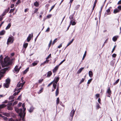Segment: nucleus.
<instances>
[{
    "label": "nucleus",
    "instance_id": "nucleus-19",
    "mask_svg": "<svg viewBox=\"0 0 121 121\" xmlns=\"http://www.w3.org/2000/svg\"><path fill=\"white\" fill-rule=\"evenodd\" d=\"M97 2V0H95V2L94 3V5L93 6V7L92 8V10H93L94 9L96 4V3Z\"/></svg>",
    "mask_w": 121,
    "mask_h": 121
},
{
    "label": "nucleus",
    "instance_id": "nucleus-61",
    "mask_svg": "<svg viewBox=\"0 0 121 121\" xmlns=\"http://www.w3.org/2000/svg\"><path fill=\"white\" fill-rule=\"evenodd\" d=\"M106 11L108 13H109L110 11V10L109 9H108L107 10H106Z\"/></svg>",
    "mask_w": 121,
    "mask_h": 121
},
{
    "label": "nucleus",
    "instance_id": "nucleus-34",
    "mask_svg": "<svg viewBox=\"0 0 121 121\" xmlns=\"http://www.w3.org/2000/svg\"><path fill=\"white\" fill-rule=\"evenodd\" d=\"M119 79H118L113 84V85H116V84H117L118 83V82H119Z\"/></svg>",
    "mask_w": 121,
    "mask_h": 121
},
{
    "label": "nucleus",
    "instance_id": "nucleus-51",
    "mask_svg": "<svg viewBox=\"0 0 121 121\" xmlns=\"http://www.w3.org/2000/svg\"><path fill=\"white\" fill-rule=\"evenodd\" d=\"M55 5H53L52 6L51 9H50V10L49 11V12H50L51 11V10L54 8L55 7Z\"/></svg>",
    "mask_w": 121,
    "mask_h": 121
},
{
    "label": "nucleus",
    "instance_id": "nucleus-56",
    "mask_svg": "<svg viewBox=\"0 0 121 121\" xmlns=\"http://www.w3.org/2000/svg\"><path fill=\"white\" fill-rule=\"evenodd\" d=\"M6 13L4 11V12L2 14L1 16L3 17V16H4L6 14Z\"/></svg>",
    "mask_w": 121,
    "mask_h": 121
},
{
    "label": "nucleus",
    "instance_id": "nucleus-59",
    "mask_svg": "<svg viewBox=\"0 0 121 121\" xmlns=\"http://www.w3.org/2000/svg\"><path fill=\"white\" fill-rule=\"evenodd\" d=\"M50 28L49 27H48L46 31V32H48L50 30Z\"/></svg>",
    "mask_w": 121,
    "mask_h": 121
},
{
    "label": "nucleus",
    "instance_id": "nucleus-33",
    "mask_svg": "<svg viewBox=\"0 0 121 121\" xmlns=\"http://www.w3.org/2000/svg\"><path fill=\"white\" fill-rule=\"evenodd\" d=\"M59 102V97L57 98L56 100V104L57 105Z\"/></svg>",
    "mask_w": 121,
    "mask_h": 121
},
{
    "label": "nucleus",
    "instance_id": "nucleus-3",
    "mask_svg": "<svg viewBox=\"0 0 121 121\" xmlns=\"http://www.w3.org/2000/svg\"><path fill=\"white\" fill-rule=\"evenodd\" d=\"M15 111L18 113H19V115L20 117H22V108L19 109L17 108H15Z\"/></svg>",
    "mask_w": 121,
    "mask_h": 121
},
{
    "label": "nucleus",
    "instance_id": "nucleus-4",
    "mask_svg": "<svg viewBox=\"0 0 121 121\" xmlns=\"http://www.w3.org/2000/svg\"><path fill=\"white\" fill-rule=\"evenodd\" d=\"M10 80L9 78L7 79L5 81V82L4 84V86L6 88H8L9 86V84L10 83Z\"/></svg>",
    "mask_w": 121,
    "mask_h": 121
},
{
    "label": "nucleus",
    "instance_id": "nucleus-62",
    "mask_svg": "<svg viewBox=\"0 0 121 121\" xmlns=\"http://www.w3.org/2000/svg\"><path fill=\"white\" fill-rule=\"evenodd\" d=\"M52 83H53V82H51L48 85V87L49 86L51 85H52Z\"/></svg>",
    "mask_w": 121,
    "mask_h": 121
},
{
    "label": "nucleus",
    "instance_id": "nucleus-40",
    "mask_svg": "<svg viewBox=\"0 0 121 121\" xmlns=\"http://www.w3.org/2000/svg\"><path fill=\"white\" fill-rule=\"evenodd\" d=\"M51 54H50L48 56V57L46 58V59L48 60L49 58L51 57Z\"/></svg>",
    "mask_w": 121,
    "mask_h": 121
},
{
    "label": "nucleus",
    "instance_id": "nucleus-47",
    "mask_svg": "<svg viewBox=\"0 0 121 121\" xmlns=\"http://www.w3.org/2000/svg\"><path fill=\"white\" fill-rule=\"evenodd\" d=\"M12 105V103H9L8 104L7 106H11Z\"/></svg>",
    "mask_w": 121,
    "mask_h": 121
},
{
    "label": "nucleus",
    "instance_id": "nucleus-49",
    "mask_svg": "<svg viewBox=\"0 0 121 121\" xmlns=\"http://www.w3.org/2000/svg\"><path fill=\"white\" fill-rule=\"evenodd\" d=\"M116 45H115L114 46V47L113 48L112 50V53L114 51L115 49V48H116Z\"/></svg>",
    "mask_w": 121,
    "mask_h": 121
},
{
    "label": "nucleus",
    "instance_id": "nucleus-28",
    "mask_svg": "<svg viewBox=\"0 0 121 121\" xmlns=\"http://www.w3.org/2000/svg\"><path fill=\"white\" fill-rule=\"evenodd\" d=\"M74 40V39H73L72 40L70 41L67 45L66 47L69 46L70 44H71L73 42V41Z\"/></svg>",
    "mask_w": 121,
    "mask_h": 121
},
{
    "label": "nucleus",
    "instance_id": "nucleus-13",
    "mask_svg": "<svg viewBox=\"0 0 121 121\" xmlns=\"http://www.w3.org/2000/svg\"><path fill=\"white\" fill-rule=\"evenodd\" d=\"M14 70L16 72H18L20 70V69H18V66H16L15 67Z\"/></svg>",
    "mask_w": 121,
    "mask_h": 121
},
{
    "label": "nucleus",
    "instance_id": "nucleus-54",
    "mask_svg": "<svg viewBox=\"0 0 121 121\" xmlns=\"http://www.w3.org/2000/svg\"><path fill=\"white\" fill-rule=\"evenodd\" d=\"M117 56V55L115 54H113L112 55V56L113 57L115 58V57Z\"/></svg>",
    "mask_w": 121,
    "mask_h": 121
},
{
    "label": "nucleus",
    "instance_id": "nucleus-10",
    "mask_svg": "<svg viewBox=\"0 0 121 121\" xmlns=\"http://www.w3.org/2000/svg\"><path fill=\"white\" fill-rule=\"evenodd\" d=\"M31 34H30L29 35V36L27 39V42H29L30 40L31 39ZM31 36L32 38L33 36V33L32 34Z\"/></svg>",
    "mask_w": 121,
    "mask_h": 121
},
{
    "label": "nucleus",
    "instance_id": "nucleus-39",
    "mask_svg": "<svg viewBox=\"0 0 121 121\" xmlns=\"http://www.w3.org/2000/svg\"><path fill=\"white\" fill-rule=\"evenodd\" d=\"M14 98V97L13 95L11 96L9 98V99L10 100L13 99Z\"/></svg>",
    "mask_w": 121,
    "mask_h": 121
},
{
    "label": "nucleus",
    "instance_id": "nucleus-37",
    "mask_svg": "<svg viewBox=\"0 0 121 121\" xmlns=\"http://www.w3.org/2000/svg\"><path fill=\"white\" fill-rule=\"evenodd\" d=\"M85 78H82V79L81 81H80V82L79 83L80 84H81L82 82H83L84 81L85 79Z\"/></svg>",
    "mask_w": 121,
    "mask_h": 121
},
{
    "label": "nucleus",
    "instance_id": "nucleus-63",
    "mask_svg": "<svg viewBox=\"0 0 121 121\" xmlns=\"http://www.w3.org/2000/svg\"><path fill=\"white\" fill-rule=\"evenodd\" d=\"M14 6V5L13 4H12L11 5V6L10 7L11 8H12Z\"/></svg>",
    "mask_w": 121,
    "mask_h": 121
},
{
    "label": "nucleus",
    "instance_id": "nucleus-15",
    "mask_svg": "<svg viewBox=\"0 0 121 121\" xmlns=\"http://www.w3.org/2000/svg\"><path fill=\"white\" fill-rule=\"evenodd\" d=\"M118 37V36H114L112 39V40L114 42L116 41L117 40Z\"/></svg>",
    "mask_w": 121,
    "mask_h": 121
},
{
    "label": "nucleus",
    "instance_id": "nucleus-55",
    "mask_svg": "<svg viewBox=\"0 0 121 121\" xmlns=\"http://www.w3.org/2000/svg\"><path fill=\"white\" fill-rule=\"evenodd\" d=\"M92 79L91 78L89 80H88V82H87V83L89 84L92 81Z\"/></svg>",
    "mask_w": 121,
    "mask_h": 121
},
{
    "label": "nucleus",
    "instance_id": "nucleus-43",
    "mask_svg": "<svg viewBox=\"0 0 121 121\" xmlns=\"http://www.w3.org/2000/svg\"><path fill=\"white\" fill-rule=\"evenodd\" d=\"M80 6V5H77L75 8V10L78 9V8H79Z\"/></svg>",
    "mask_w": 121,
    "mask_h": 121
},
{
    "label": "nucleus",
    "instance_id": "nucleus-46",
    "mask_svg": "<svg viewBox=\"0 0 121 121\" xmlns=\"http://www.w3.org/2000/svg\"><path fill=\"white\" fill-rule=\"evenodd\" d=\"M76 24V23L74 21H73V20H72V23L71 24H72V25H74Z\"/></svg>",
    "mask_w": 121,
    "mask_h": 121
},
{
    "label": "nucleus",
    "instance_id": "nucleus-7",
    "mask_svg": "<svg viewBox=\"0 0 121 121\" xmlns=\"http://www.w3.org/2000/svg\"><path fill=\"white\" fill-rule=\"evenodd\" d=\"M59 79V77H55L54 78V80L52 81L53 83L57 84Z\"/></svg>",
    "mask_w": 121,
    "mask_h": 121
},
{
    "label": "nucleus",
    "instance_id": "nucleus-21",
    "mask_svg": "<svg viewBox=\"0 0 121 121\" xmlns=\"http://www.w3.org/2000/svg\"><path fill=\"white\" fill-rule=\"evenodd\" d=\"M13 107L12 106H7V109L9 110H13Z\"/></svg>",
    "mask_w": 121,
    "mask_h": 121
},
{
    "label": "nucleus",
    "instance_id": "nucleus-1",
    "mask_svg": "<svg viewBox=\"0 0 121 121\" xmlns=\"http://www.w3.org/2000/svg\"><path fill=\"white\" fill-rule=\"evenodd\" d=\"M3 58L2 56L1 55L0 57V63L1 64L2 67L8 66L12 64L13 61L12 59H10L7 56L4 58L3 62Z\"/></svg>",
    "mask_w": 121,
    "mask_h": 121
},
{
    "label": "nucleus",
    "instance_id": "nucleus-6",
    "mask_svg": "<svg viewBox=\"0 0 121 121\" xmlns=\"http://www.w3.org/2000/svg\"><path fill=\"white\" fill-rule=\"evenodd\" d=\"M106 93L108 94V95L107 96L109 97H110V96L111 94V91L110 90V87H109L107 90L106 92Z\"/></svg>",
    "mask_w": 121,
    "mask_h": 121
},
{
    "label": "nucleus",
    "instance_id": "nucleus-14",
    "mask_svg": "<svg viewBox=\"0 0 121 121\" xmlns=\"http://www.w3.org/2000/svg\"><path fill=\"white\" fill-rule=\"evenodd\" d=\"M49 61V60H46L43 63H42L41 64V65H44L45 64L48 63Z\"/></svg>",
    "mask_w": 121,
    "mask_h": 121
},
{
    "label": "nucleus",
    "instance_id": "nucleus-50",
    "mask_svg": "<svg viewBox=\"0 0 121 121\" xmlns=\"http://www.w3.org/2000/svg\"><path fill=\"white\" fill-rule=\"evenodd\" d=\"M21 2L20 0H18L17 2L16 3V4H18Z\"/></svg>",
    "mask_w": 121,
    "mask_h": 121
},
{
    "label": "nucleus",
    "instance_id": "nucleus-36",
    "mask_svg": "<svg viewBox=\"0 0 121 121\" xmlns=\"http://www.w3.org/2000/svg\"><path fill=\"white\" fill-rule=\"evenodd\" d=\"M43 88H41V89L38 92V93L39 94L41 93V92H43Z\"/></svg>",
    "mask_w": 121,
    "mask_h": 121
},
{
    "label": "nucleus",
    "instance_id": "nucleus-29",
    "mask_svg": "<svg viewBox=\"0 0 121 121\" xmlns=\"http://www.w3.org/2000/svg\"><path fill=\"white\" fill-rule=\"evenodd\" d=\"M29 69V68H27L24 72H23V74H26L28 71Z\"/></svg>",
    "mask_w": 121,
    "mask_h": 121
},
{
    "label": "nucleus",
    "instance_id": "nucleus-20",
    "mask_svg": "<svg viewBox=\"0 0 121 121\" xmlns=\"http://www.w3.org/2000/svg\"><path fill=\"white\" fill-rule=\"evenodd\" d=\"M34 5L36 7H38L39 6V3L38 2L36 1L34 3Z\"/></svg>",
    "mask_w": 121,
    "mask_h": 121
},
{
    "label": "nucleus",
    "instance_id": "nucleus-23",
    "mask_svg": "<svg viewBox=\"0 0 121 121\" xmlns=\"http://www.w3.org/2000/svg\"><path fill=\"white\" fill-rule=\"evenodd\" d=\"M59 90L56 89L55 92L56 96H57L59 94Z\"/></svg>",
    "mask_w": 121,
    "mask_h": 121
},
{
    "label": "nucleus",
    "instance_id": "nucleus-27",
    "mask_svg": "<svg viewBox=\"0 0 121 121\" xmlns=\"http://www.w3.org/2000/svg\"><path fill=\"white\" fill-rule=\"evenodd\" d=\"M34 109V108L33 107H31L29 110V112H31L33 111Z\"/></svg>",
    "mask_w": 121,
    "mask_h": 121
},
{
    "label": "nucleus",
    "instance_id": "nucleus-32",
    "mask_svg": "<svg viewBox=\"0 0 121 121\" xmlns=\"http://www.w3.org/2000/svg\"><path fill=\"white\" fill-rule=\"evenodd\" d=\"M24 114L23 115V114H22V117H21V118H22V121H25L24 119V117L25 116V112H24Z\"/></svg>",
    "mask_w": 121,
    "mask_h": 121
},
{
    "label": "nucleus",
    "instance_id": "nucleus-16",
    "mask_svg": "<svg viewBox=\"0 0 121 121\" xmlns=\"http://www.w3.org/2000/svg\"><path fill=\"white\" fill-rule=\"evenodd\" d=\"M6 106V105L4 104H2L0 105V109L5 107Z\"/></svg>",
    "mask_w": 121,
    "mask_h": 121
},
{
    "label": "nucleus",
    "instance_id": "nucleus-17",
    "mask_svg": "<svg viewBox=\"0 0 121 121\" xmlns=\"http://www.w3.org/2000/svg\"><path fill=\"white\" fill-rule=\"evenodd\" d=\"M89 76L91 78L92 76L93 73L91 71H90L89 72Z\"/></svg>",
    "mask_w": 121,
    "mask_h": 121
},
{
    "label": "nucleus",
    "instance_id": "nucleus-26",
    "mask_svg": "<svg viewBox=\"0 0 121 121\" xmlns=\"http://www.w3.org/2000/svg\"><path fill=\"white\" fill-rule=\"evenodd\" d=\"M11 24L10 23H9L8 24V26H7L5 29L6 30H7V29H9L10 28V27L11 26Z\"/></svg>",
    "mask_w": 121,
    "mask_h": 121
},
{
    "label": "nucleus",
    "instance_id": "nucleus-5",
    "mask_svg": "<svg viewBox=\"0 0 121 121\" xmlns=\"http://www.w3.org/2000/svg\"><path fill=\"white\" fill-rule=\"evenodd\" d=\"M14 41V37L12 36H11L9 37L8 39L7 44L8 45L9 43H13Z\"/></svg>",
    "mask_w": 121,
    "mask_h": 121
},
{
    "label": "nucleus",
    "instance_id": "nucleus-48",
    "mask_svg": "<svg viewBox=\"0 0 121 121\" xmlns=\"http://www.w3.org/2000/svg\"><path fill=\"white\" fill-rule=\"evenodd\" d=\"M57 40V39H55V40L53 41V43H52V44L53 45L54 44V43L56 42V40Z\"/></svg>",
    "mask_w": 121,
    "mask_h": 121
},
{
    "label": "nucleus",
    "instance_id": "nucleus-35",
    "mask_svg": "<svg viewBox=\"0 0 121 121\" xmlns=\"http://www.w3.org/2000/svg\"><path fill=\"white\" fill-rule=\"evenodd\" d=\"M73 15H70L69 17V18L71 20H73Z\"/></svg>",
    "mask_w": 121,
    "mask_h": 121
},
{
    "label": "nucleus",
    "instance_id": "nucleus-8",
    "mask_svg": "<svg viewBox=\"0 0 121 121\" xmlns=\"http://www.w3.org/2000/svg\"><path fill=\"white\" fill-rule=\"evenodd\" d=\"M25 82H24L22 83H20V82H19L17 85V87H19L21 86L22 87L25 84Z\"/></svg>",
    "mask_w": 121,
    "mask_h": 121
},
{
    "label": "nucleus",
    "instance_id": "nucleus-9",
    "mask_svg": "<svg viewBox=\"0 0 121 121\" xmlns=\"http://www.w3.org/2000/svg\"><path fill=\"white\" fill-rule=\"evenodd\" d=\"M74 112L75 111H74L73 109L70 112V118L71 119V120L72 119L73 117L74 114Z\"/></svg>",
    "mask_w": 121,
    "mask_h": 121
},
{
    "label": "nucleus",
    "instance_id": "nucleus-53",
    "mask_svg": "<svg viewBox=\"0 0 121 121\" xmlns=\"http://www.w3.org/2000/svg\"><path fill=\"white\" fill-rule=\"evenodd\" d=\"M14 10V9H11L10 10V11L9 12L10 13H12L13 12Z\"/></svg>",
    "mask_w": 121,
    "mask_h": 121
},
{
    "label": "nucleus",
    "instance_id": "nucleus-52",
    "mask_svg": "<svg viewBox=\"0 0 121 121\" xmlns=\"http://www.w3.org/2000/svg\"><path fill=\"white\" fill-rule=\"evenodd\" d=\"M22 104V103L21 102H19L18 105V107H20L21 106Z\"/></svg>",
    "mask_w": 121,
    "mask_h": 121
},
{
    "label": "nucleus",
    "instance_id": "nucleus-2",
    "mask_svg": "<svg viewBox=\"0 0 121 121\" xmlns=\"http://www.w3.org/2000/svg\"><path fill=\"white\" fill-rule=\"evenodd\" d=\"M9 69L10 68L9 67L6 68L2 69L0 71V80L1 78L3 77L4 74L5 73V71L9 70Z\"/></svg>",
    "mask_w": 121,
    "mask_h": 121
},
{
    "label": "nucleus",
    "instance_id": "nucleus-58",
    "mask_svg": "<svg viewBox=\"0 0 121 121\" xmlns=\"http://www.w3.org/2000/svg\"><path fill=\"white\" fill-rule=\"evenodd\" d=\"M8 121H15L13 120L12 118H11L9 119Z\"/></svg>",
    "mask_w": 121,
    "mask_h": 121
},
{
    "label": "nucleus",
    "instance_id": "nucleus-31",
    "mask_svg": "<svg viewBox=\"0 0 121 121\" xmlns=\"http://www.w3.org/2000/svg\"><path fill=\"white\" fill-rule=\"evenodd\" d=\"M28 45V43H24L23 45V47L25 48H26L27 47Z\"/></svg>",
    "mask_w": 121,
    "mask_h": 121
},
{
    "label": "nucleus",
    "instance_id": "nucleus-42",
    "mask_svg": "<svg viewBox=\"0 0 121 121\" xmlns=\"http://www.w3.org/2000/svg\"><path fill=\"white\" fill-rule=\"evenodd\" d=\"M10 9V8L9 7L8 8V9H6L4 11L6 13H8V11H9V10Z\"/></svg>",
    "mask_w": 121,
    "mask_h": 121
},
{
    "label": "nucleus",
    "instance_id": "nucleus-60",
    "mask_svg": "<svg viewBox=\"0 0 121 121\" xmlns=\"http://www.w3.org/2000/svg\"><path fill=\"white\" fill-rule=\"evenodd\" d=\"M21 95L20 96H19L17 98V99L19 100L20 99V98L21 97Z\"/></svg>",
    "mask_w": 121,
    "mask_h": 121
},
{
    "label": "nucleus",
    "instance_id": "nucleus-25",
    "mask_svg": "<svg viewBox=\"0 0 121 121\" xmlns=\"http://www.w3.org/2000/svg\"><path fill=\"white\" fill-rule=\"evenodd\" d=\"M83 68H81L79 69L77 72V73H80L81 72Z\"/></svg>",
    "mask_w": 121,
    "mask_h": 121
},
{
    "label": "nucleus",
    "instance_id": "nucleus-64",
    "mask_svg": "<svg viewBox=\"0 0 121 121\" xmlns=\"http://www.w3.org/2000/svg\"><path fill=\"white\" fill-rule=\"evenodd\" d=\"M118 8L119 9V10H121V6H119L118 7Z\"/></svg>",
    "mask_w": 121,
    "mask_h": 121
},
{
    "label": "nucleus",
    "instance_id": "nucleus-24",
    "mask_svg": "<svg viewBox=\"0 0 121 121\" xmlns=\"http://www.w3.org/2000/svg\"><path fill=\"white\" fill-rule=\"evenodd\" d=\"M119 11H120L119 10L117 9H116L114 10L113 12L114 13H116L118 12H119Z\"/></svg>",
    "mask_w": 121,
    "mask_h": 121
},
{
    "label": "nucleus",
    "instance_id": "nucleus-22",
    "mask_svg": "<svg viewBox=\"0 0 121 121\" xmlns=\"http://www.w3.org/2000/svg\"><path fill=\"white\" fill-rule=\"evenodd\" d=\"M5 31L4 30H2L0 32V35H2L4 34L5 33Z\"/></svg>",
    "mask_w": 121,
    "mask_h": 121
},
{
    "label": "nucleus",
    "instance_id": "nucleus-57",
    "mask_svg": "<svg viewBox=\"0 0 121 121\" xmlns=\"http://www.w3.org/2000/svg\"><path fill=\"white\" fill-rule=\"evenodd\" d=\"M51 15L49 14L47 16V17L48 18H49L51 17Z\"/></svg>",
    "mask_w": 121,
    "mask_h": 121
},
{
    "label": "nucleus",
    "instance_id": "nucleus-45",
    "mask_svg": "<svg viewBox=\"0 0 121 121\" xmlns=\"http://www.w3.org/2000/svg\"><path fill=\"white\" fill-rule=\"evenodd\" d=\"M65 59L64 60L62 61L58 65L59 66L64 61H65Z\"/></svg>",
    "mask_w": 121,
    "mask_h": 121
},
{
    "label": "nucleus",
    "instance_id": "nucleus-44",
    "mask_svg": "<svg viewBox=\"0 0 121 121\" xmlns=\"http://www.w3.org/2000/svg\"><path fill=\"white\" fill-rule=\"evenodd\" d=\"M43 81V79H40L38 81V82L39 83H41Z\"/></svg>",
    "mask_w": 121,
    "mask_h": 121
},
{
    "label": "nucleus",
    "instance_id": "nucleus-30",
    "mask_svg": "<svg viewBox=\"0 0 121 121\" xmlns=\"http://www.w3.org/2000/svg\"><path fill=\"white\" fill-rule=\"evenodd\" d=\"M56 84L55 83H53V86L54 88V89H55L56 88Z\"/></svg>",
    "mask_w": 121,
    "mask_h": 121
},
{
    "label": "nucleus",
    "instance_id": "nucleus-18",
    "mask_svg": "<svg viewBox=\"0 0 121 121\" xmlns=\"http://www.w3.org/2000/svg\"><path fill=\"white\" fill-rule=\"evenodd\" d=\"M39 61H36V62L35 61L33 62L32 63V65L33 66H34L35 65H37L38 64V63Z\"/></svg>",
    "mask_w": 121,
    "mask_h": 121
},
{
    "label": "nucleus",
    "instance_id": "nucleus-12",
    "mask_svg": "<svg viewBox=\"0 0 121 121\" xmlns=\"http://www.w3.org/2000/svg\"><path fill=\"white\" fill-rule=\"evenodd\" d=\"M59 66L58 65L56 66L52 70L53 72V73L55 72L58 69Z\"/></svg>",
    "mask_w": 121,
    "mask_h": 121
},
{
    "label": "nucleus",
    "instance_id": "nucleus-41",
    "mask_svg": "<svg viewBox=\"0 0 121 121\" xmlns=\"http://www.w3.org/2000/svg\"><path fill=\"white\" fill-rule=\"evenodd\" d=\"M72 22V20L70 21V24L67 28V30H68L69 29V27H70V26L71 25V23Z\"/></svg>",
    "mask_w": 121,
    "mask_h": 121
},
{
    "label": "nucleus",
    "instance_id": "nucleus-11",
    "mask_svg": "<svg viewBox=\"0 0 121 121\" xmlns=\"http://www.w3.org/2000/svg\"><path fill=\"white\" fill-rule=\"evenodd\" d=\"M52 74V72L51 71H48L47 73V77L49 78L50 77Z\"/></svg>",
    "mask_w": 121,
    "mask_h": 121
},
{
    "label": "nucleus",
    "instance_id": "nucleus-38",
    "mask_svg": "<svg viewBox=\"0 0 121 121\" xmlns=\"http://www.w3.org/2000/svg\"><path fill=\"white\" fill-rule=\"evenodd\" d=\"M86 52L85 51V53L84 54L82 58V60H83L84 58H85V57L86 56Z\"/></svg>",
    "mask_w": 121,
    "mask_h": 121
}]
</instances>
